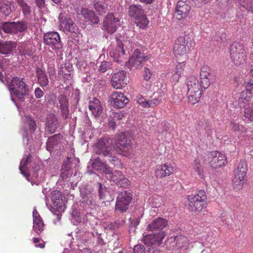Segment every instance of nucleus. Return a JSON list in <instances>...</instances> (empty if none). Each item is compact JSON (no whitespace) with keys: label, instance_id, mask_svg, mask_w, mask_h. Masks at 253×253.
Returning <instances> with one entry per match:
<instances>
[{"label":"nucleus","instance_id":"f257e3e1","mask_svg":"<svg viewBox=\"0 0 253 253\" xmlns=\"http://www.w3.org/2000/svg\"><path fill=\"white\" fill-rule=\"evenodd\" d=\"M168 225L166 219L158 217L154 219L147 228L148 231L154 233L146 235L144 236V242L145 243L161 244L162 240L166 236L165 232L162 230Z\"/></svg>","mask_w":253,"mask_h":253},{"label":"nucleus","instance_id":"f03ea898","mask_svg":"<svg viewBox=\"0 0 253 253\" xmlns=\"http://www.w3.org/2000/svg\"><path fill=\"white\" fill-rule=\"evenodd\" d=\"M81 200L80 206L85 211L86 214H92V210L96 205L93 193V188L91 185L84 184L79 187Z\"/></svg>","mask_w":253,"mask_h":253},{"label":"nucleus","instance_id":"7ed1b4c3","mask_svg":"<svg viewBox=\"0 0 253 253\" xmlns=\"http://www.w3.org/2000/svg\"><path fill=\"white\" fill-rule=\"evenodd\" d=\"M11 94L13 93L21 102L25 101V96L29 93V86L23 78L14 77L8 86Z\"/></svg>","mask_w":253,"mask_h":253},{"label":"nucleus","instance_id":"20e7f679","mask_svg":"<svg viewBox=\"0 0 253 253\" xmlns=\"http://www.w3.org/2000/svg\"><path fill=\"white\" fill-rule=\"evenodd\" d=\"M186 85L188 101L192 104H195L201 97V88H203L201 84H199L196 78L191 76L187 79Z\"/></svg>","mask_w":253,"mask_h":253},{"label":"nucleus","instance_id":"39448f33","mask_svg":"<svg viewBox=\"0 0 253 253\" xmlns=\"http://www.w3.org/2000/svg\"><path fill=\"white\" fill-rule=\"evenodd\" d=\"M43 42L54 50L58 56L62 55L63 43L58 32L50 31L45 33L43 37Z\"/></svg>","mask_w":253,"mask_h":253},{"label":"nucleus","instance_id":"423d86ee","mask_svg":"<svg viewBox=\"0 0 253 253\" xmlns=\"http://www.w3.org/2000/svg\"><path fill=\"white\" fill-rule=\"evenodd\" d=\"M129 16L134 18L135 22L140 28L144 29L149 23V20L146 17L141 5L139 4H131L128 8Z\"/></svg>","mask_w":253,"mask_h":253},{"label":"nucleus","instance_id":"0eeeda50","mask_svg":"<svg viewBox=\"0 0 253 253\" xmlns=\"http://www.w3.org/2000/svg\"><path fill=\"white\" fill-rule=\"evenodd\" d=\"M189 209L194 211H201L207 206V195L205 191L200 190L197 194L188 197Z\"/></svg>","mask_w":253,"mask_h":253},{"label":"nucleus","instance_id":"6e6552de","mask_svg":"<svg viewBox=\"0 0 253 253\" xmlns=\"http://www.w3.org/2000/svg\"><path fill=\"white\" fill-rule=\"evenodd\" d=\"M116 151L117 153L126 157H129L132 150L131 142L127 138L126 133L122 132L117 137Z\"/></svg>","mask_w":253,"mask_h":253},{"label":"nucleus","instance_id":"1a4fd4ad","mask_svg":"<svg viewBox=\"0 0 253 253\" xmlns=\"http://www.w3.org/2000/svg\"><path fill=\"white\" fill-rule=\"evenodd\" d=\"M133 196L131 193L124 190L120 192L116 198L115 206L116 211L121 213L126 212L128 209L129 206L132 200Z\"/></svg>","mask_w":253,"mask_h":253},{"label":"nucleus","instance_id":"9d476101","mask_svg":"<svg viewBox=\"0 0 253 253\" xmlns=\"http://www.w3.org/2000/svg\"><path fill=\"white\" fill-rule=\"evenodd\" d=\"M230 56L236 64H240L245 61L246 52L242 44L239 42H234L230 46Z\"/></svg>","mask_w":253,"mask_h":253},{"label":"nucleus","instance_id":"9b49d317","mask_svg":"<svg viewBox=\"0 0 253 253\" xmlns=\"http://www.w3.org/2000/svg\"><path fill=\"white\" fill-rule=\"evenodd\" d=\"M112 140L108 136L101 138L95 145L94 151L97 154L102 155L104 157L110 154Z\"/></svg>","mask_w":253,"mask_h":253},{"label":"nucleus","instance_id":"f8f14e48","mask_svg":"<svg viewBox=\"0 0 253 253\" xmlns=\"http://www.w3.org/2000/svg\"><path fill=\"white\" fill-rule=\"evenodd\" d=\"M187 41L183 36L178 37L175 42L173 52L177 60L186 59V46Z\"/></svg>","mask_w":253,"mask_h":253},{"label":"nucleus","instance_id":"ddd939ff","mask_svg":"<svg viewBox=\"0 0 253 253\" xmlns=\"http://www.w3.org/2000/svg\"><path fill=\"white\" fill-rule=\"evenodd\" d=\"M120 25V20L112 13L108 14L104 18L103 23V29L107 33H114Z\"/></svg>","mask_w":253,"mask_h":253},{"label":"nucleus","instance_id":"4468645a","mask_svg":"<svg viewBox=\"0 0 253 253\" xmlns=\"http://www.w3.org/2000/svg\"><path fill=\"white\" fill-rule=\"evenodd\" d=\"M151 57V55H145V54L140 51L138 49H135L131 56L129 59V63L136 68H141L144 62Z\"/></svg>","mask_w":253,"mask_h":253},{"label":"nucleus","instance_id":"2eb2a0df","mask_svg":"<svg viewBox=\"0 0 253 253\" xmlns=\"http://www.w3.org/2000/svg\"><path fill=\"white\" fill-rule=\"evenodd\" d=\"M191 9L189 0H179L175 10V16L178 20H181L188 16Z\"/></svg>","mask_w":253,"mask_h":253},{"label":"nucleus","instance_id":"dca6fc26","mask_svg":"<svg viewBox=\"0 0 253 253\" xmlns=\"http://www.w3.org/2000/svg\"><path fill=\"white\" fill-rule=\"evenodd\" d=\"M111 104L116 108H123L129 102V99L123 93L115 91L110 96Z\"/></svg>","mask_w":253,"mask_h":253},{"label":"nucleus","instance_id":"f3484780","mask_svg":"<svg viewBox=\"0 0 253 253\" xmlns=\"http://www.w3.org/2000/svg\"><path fill=\"white\" fill-rule=\"evenodd\" d=\"M50 199L52 203L51 208L56 211H64L65 204L62 199L61 193L58 190H54L50 193Z\"/></svg>","mask_w":253,"mask_h":253},{"label":"nucleus","instance_id":"a211bd4d","mask_svg":"<svg viewBox=\"0 0 253 253\" xmlns=\"http://www.w3.org/2000/svg\"><path fill=\"white\" fill-rule=\"evenodd\" d=\"M126 73L120 71L113 75L111 79L112 86L115 89H122L126 84Z\"/></svg>","mask_w":253,"mask_h":253},{"label":"nucleus","instance_id":"6ab92c4d","mask_svg":"<svg viewBox=\"0 0 253 253\" xmlns=\"http://www.w3.org/2000/svg\"><path fill=\"white\" fill-rule=\"evenodd\" d=\"M78 14L84 17L86 22H90L93 25L97 24L99 22V18L95 15L94 12L86 7H81L78 10Z\"/></svg>","mask_w":253,"mask_h":253},{"label":"nucleus","instance_id":"aec40b11","mask_svg":"<svg viewBox=\"0 0 253 253\" xmlns=\"http://www.w3.org/2000/svg\"><path fill=\"white\" fill-rule=\"evenodd\" d=\"M173 171V164L166 163L156 167L155 175L157 178H163L170 175Z\"/></svg>","mask_w":253,"mask_h":253},{"label":"nucleus","instance_id":"412c9836","mask_svg":"<svg viewBox=\"0 0 253 253\" xmlns=\"http://www.w3.org/2000/svg\"><path fill=\"white\" fill-rule=\"evenodd\" d=\"M59 103V109L61 112V115L63 119L69 118V101L67 96L64 94H60L57 98Z\"/></svg>","mask_w":253,"mask_h":253},{"label":"nucleus","instance_id":"4be33fe9","mask_svg":"<svg viewBox=\"0 0 253 253\" xmlns=\"http://www.w3.org/2000/svg\"><path fill=\"white\" fill-rule=\"evenodd\" d=\"M62 135L56 134L49 137L46 142V149L49 152L58 151L60 148V140Z\"/></svg>","mask_w":253,"mask_h":253},{"label":"nucleus","instance_id":"5701e85b","mask_svg":"<svg viewBox=\"0 0 253 253\" xmlns=\"http://www.w3.org/2000/svg\"><path fill=\"white\" fill-rule=\"evenodd\" d=\"M211 74V69L207 65H204L201 68L200 77L201 80V84L204 89H207L210 84L209 77Z\"/></svg>","mask_w":253,"mask_h":253},{"label":"nucleus","instance_id":"b1692460","mask_svg":"<svg viewBox=\"0 0 253 253\" xmlns=\"http://www.w3.org/2000/svg\"><path fill=\"white\" fill-rule=\"evenodd\" d=\"M58 121L55 115L49 114L46 119L45 130L49 133H53L57 128Z\"/></svg>","mask_w":253,"mask_h":253},{"label":"nucleus","instance_id":"393cba45","mask_svg":"<svg viewBox=\"0 0 253 253\" xmlns=\"http://www.w3.org/2000/svg\"><path fill=\"white\" fill-rule=\"evenodd\" d=\"M33 230L37 235H39L43 230L44 224L37 211L35 209L33 211Z\"/></svg>","mask_w":253,"mask_h":253},{"label":"nucleus","instance_id":"a878e982","mask_svg":"<svg viewBox=\"0 0 253 253\" xmlns=\"http://www.w3.org/2000/svg\"><path fill=\"white\" fill-rule=\"evenodd\" d=\"M89 166H91L94 170L103 173L105 172V169L109 168L107 166L105 161H101L99 157L90 159L88 163L87 168H89Z\"/></svg>","mask_w":253,"mask_h":253},{"label":"nucleus","instance_id":"bb28decb","mask_svg":"<svg viewBox=\"0 0 253 253\" xmlns=\"http://www.w3.org/2000/svg\"><path fill=\"white\" fill-rule=\"evenodd\" d=\"M71 157H67L64 161L61 167L60 177L62 180H66L72 175L71 169L72 164L71 161Z\"/></svg>","mask_w":253,"mask_h":253},{"label":"nucleus","instance_id":"cd10ccee","mask_svg":"<svg viewBox=\"0 0 253 253\" xmlns=\"http://www.w3.org/2000/svg\"><path fill=\"white\" fill-rule=\"evenodd\" d=\"M111 57L117 62H121L124 58L125 50L122 42L118 43V46L114 50L110 52Z\"/></svg>","mask_w":253,"mask_h":253},{"label":"nucleus","instance_id":"c85d7f7f","mask_svg":"<svg viewBox=\"0 0 253 253\" xmlns=\"http://www.w3.org/2000/svg\"><path fill=\"white\" fill-rule=\"evenodd\" d=\"M36 73L38 83L42 87L46 86L48 84V79L45 70L38 67L36 68Z\"/></svg>","mask_w":253,"mask_h":253},{"label":"nucleus","instance_id":"c756f323","mask_svg":"<svg viewBox=\"0 0 253 253\" xmlns=\"http://www.w3.org/2000/svg\"><path fill=\"white\" fill-rule=\"evenodd\" d=\"M32 157L31 155H29L26 158H23L20 162L19 166V170L21 173L23 175L26 179L29 181V174L27 171L28 168L29 167V165L31 162Z\"/></svg>","mask_w":253,"mask_h":253},{"label":"nucleus","instance_id":"7c9ffc66","mask_svg":"<svg viewBox=\"0 0 253 253\" xmlns=\"http://www.w3.org/2000/svg\"><path fill=\"white\" fill-rule=\"evenodd\" d=\"M32 157L31 155H29L26 158H23L20 162L19 166V170L21 173L23 175L26 179L29 181V174L27 171L28 168L29 167V165L31 162Z\"/></svg>","mask_w":253,"mask_h":253},{"label":"nucleus","instance_id":"2f4dec72","mask_svg":"<svg viewBox=\"0 0 253 253\" xmlns=\"http://www.w3.org/2000/svg\"><path fill=\"white\" fill-rule=\"evenodd\" d=\"M15 1L19 6L24 19L26 20H30L32 12L31 7L24 0H15Z\"/></svg>","mask_w":253,"mask_h":253},{"label":"nucleus","instance_id":"473e14b6","mask_svg":"<svg viewBox=\"0 0 253 253\" xmlns=\"http://www.w3.org/2000/svg\"><path fill=\"white\" fill-rule=\"evenodd\" d=\"M220 153L217 151H213L208 153L209 159H211L210 161V165L213 169H217L221 166V161L219 160Z\"/></svg>","mask_w":253,"mask_h":253},{"label":"nucleus","instance_id":"72a5a7b5","mask_svg":"<svg viewBox=\"0 0 253 253\" xmlns=\"http://www.w3.org/2000/svg\"><path fill=\"white\" fill-rule=\"evenodd\" d=\"M104 173L106 175V177L110 180L115 182L116 184L121 176L124 175L120 170H116L114 172L111 171L110 168L106 169Z\"/></svg>","mask_w":253,"mask_h":253},{"label":"nucleus","instance_id":"f704fd0d","mask_svg":"<svg viewBox=\"0 0 253 253\" xmlns=\"http://www.w3.org/2000/svg\"><path fill=\"white\" fill-rule=\"evenodd\" d=\"M14 48V44L10 41H0V53L4 55L10 54Z\"/></svg>","mask_w":253,"mask_h":253},{"label":"nucleus","instance_id":"c9c22d12","mask_svg":"<svg viewBox=\"0 0 253 253\" xmlns=\"http://www.w3.org/2000/svg\"><path fill=\"white\" fill-rule=\"evenodd\" d=\"M34 173L33 174V177H35L34 180L35 181H32L31 184L33 185L34 184L38 185L42 181H43L44 178V174L43 170L40 168V166H37L34 169Z\"/></svg>","mask_w":253,"mask_h":253},{"label":"nucleus","instance_id":"e433bc0d","mask_svg":"<svg viewBox=\"0 0 253 253\" xmlns=\"http://www.w3.org/2000/svg\"><path fill=\"white\" fill-rule=\"evenodd\" d=\"M248 170L247 164L245 161H241L235 171V176L245 178Z\"/></svg>","mask_w":253,"mask_h":253},{"label":"nucleus","instance_id":"4c0bfd02","mask_svg":"<svg viewBox=\"0 0 253 253\" xmlns=\"http://www.w3.org/2000/svg\"><path fill=\"white\" fill-rule=\"evenodd\" d=\"M88 108L95 117L98 116L102 111V107L97 99H95L94 102L89 101Z\"/></svg>","mask_w":253,"mask_h":253},{"label":"nucleus","instance_id":"58836bf2","mask_svg":"<svg viewBox=\"0 0 253 253\" xmlns=\"http://www.w3.org/2000/svg\"><path fill=\"white\" fill-rule=\"evenodd\" d=\"M153 98L146 100V108L154 107L160 104L162 100V95L159 93H154Z\"/></svg>","mask_w":253,"mask_h":253},{"label":"nucleus","instance_id":"ea45409f","mask_svg":"<svg viewBox=\"0 0 253 253\" xmlns=\"http://www.w3.org/2000/svg\"><path fill=\"white\" fill-rule=\"evenodd\" d=\"M14 28V34L26 32L28 29L27 23L24 21L13 22Z\"/></svg>","mask_w":253,"mask_h":253},{"label":"nucleus","instance_id":"a19ab883","mask_svg":"<svg viewBox=\"0 0 253 253\" xmlns=\"http://www.w3.org/2000/svg\"><path fill=\"white\" fill-rule=\"evenodd\" d=\"M112 63L110 61L103 60L102 62L97 61L96 64L98 71L100 73L106 72L112 67Z\"/></svg>","mask_w":253,"mask_h":253},{"label":"nucleus","instance_id":"79ce46f5","mask_svg":"<svg viewBox=\"0 0 253 253\" xmlns=\"http://www.w3.org/2000/svg\"><path fill=\"white\" fill-rule=\"evenodd\" d=\"M73 67L70 63L62 64L60 68L59 74L63 76H68L70 78L72 76Z\"/></svg>","mask_w":253,"mask_h":253},{"label":"nucleus","instance_id":"37998d69","mask_svg":"<svg viewBox=\"0 0 253 253\" xmlns=\"http://www.w3.org/2000/svg\"><path fill=\"white\" fill-rule=\"evenodd\" d=\"M94 8L99 15H103L108 11V5L99 1L94 3Z\"/></svg>","mask_w":253,"mask_h":253},{"label":"nucleus","instance_id":"c03bdc74","mask_svg":"<svg viewBox=\"0 0 253 253\" xmlns=\"http://www.w3.org/2000/svg\"><path fill=\"white\" fill-rule=\"evenodd\" d=\"M230 127L231 130L235 132L244 133L247 131L246 128L242 125H241L237 120L233 121L231 122Z\"/></svg>","mask_w":253,"mask_h":253},{"label":"nucleus","instance_id":"a18cd8bd","mask_svg":"<svg viewBox=\"0 0 253 253\" xmlns=\"http://www.w3.org/2000/svg\"><path fill=\"white\" fill-rule=\"evenodd\" d=\"M71 215L72 222L74 225H78L81 222L82 217H81V213L78 211L77 206L73 207Z\"/></svg>","mask_w":253,"mask_h":253},{"label":"nucleus","instance_id":"49530a36","mask_svg":"<svg viewBox=\"0 0 253 253\" xmlns=\"http://www.w3.org/2000/svg\"><path fill=\"white\" fill-rule=\"evenodd\" d=\"M24 121L25 125L28 126L29 130L31 131V132H34L37 128V125L36 121L34 120L33 117L29 115H26Z\"/></svg>","mask_w":253,"mask_h":253},{"label":"nucleus","instance_id":"de8ad7c7","mask_svg":"<svg viewBox=\"0 0 253 253\" xmlns=\"http://www.w3.org/2000/svg\"><path fill=\"white\" fill-rule=\"evenodd\" d=\"M244 179L245 178H241L237 176H234L233 179V186L235 191H239L242 189L245 184Z\"/></svg>","mask_w":253,"mask_h":253},{"label":"nucleus","instance_id":"09e8293b","mask_svg":"<svg viewBox=\"0 0 253 253\" xmlns=\"http://www.w3.org/2000/svg\"><path fill=\"white\" fill-rule=\"evenodd\" d=\"M252 94L253 92L251 90H249L246 89L244 90L241 93L240 97L239 99V102L241 104V103H244V101H246L247 102L249 101L252 98Z\"/></svg>","mask_w":253,"mask_h":253},{"label":"nucleus","instance_id":"8fccbe9b","mask_svg":"<svg viewBox=\"0 0 253 253\" xmlns=\"http://www.w3.org/2000/svg\"><path fill=\"white\" fill-rule=\"evenodd\" d=\"M143 241H144V239H143ZM144 244L146 246V251L147 253H160V251L158 248L159 246L161 244H155L153 243H145L143 242Z\"/></svg>","mask_w":253,"mask_h":253},{"label":"nucleus","instance_id":"3c124183","mask_svg":"<svg viewBox=\"0 0 253 253\" xmlns=\"http://www.w3.org/2000/svg\"><path fill=\"white\" fill-rule=\"evenodd\" d=\"M96 187L97 188L98 196L100 199H105L107 192L106 187L100 182H97L95 184Z\"/></svg>","mask_w":253,"mask_h":253},{"label":"nucleus","instance_id":"603ef678","mask_svg":"<svg viewBox=\"0 0 253 253\" xmlns=\"http://www.w3.org/2000/svg\"><path fill=\"white\" fill-rule=\"evenodd\" d=\"M69 22L68 23L66 26L63 28V30L64 32H70L75 34L78 33L79 29L76 24L72 21V20Z\"/></svg>","mask_w":253,"mask_h":253},{"label":"nucleus","instance_id":"864d4df0","mask_svg":"<svg viewBox=\"0 0 253 253\" xmlns=\"http://www.w3.org/2000/svg\"><path fill=\"white\" fill-rule=\"evenodd\" d=\"M0 12L5 16L12 12L11 4L9 2L3 3L0 7Z\"/></svg>","mask_w":253,"mask_h":253},{"label":"nucleus","instance_id":"5fc2aeb1","mask_svg":"<svg viewBox=\"0 0 253 253\" xmlns=\"http://www.w3.org/2000/svg\"><path fill=\"white\" fill-rule=\"evenodd\" d=\"M106 160H105V162H109L111 164H112L114 167H119L121 165V160L116 158L115 156H112L111 152L110 154L108 156H106Z\"/></svg>","mask_w":253,"mask_h":253},{"label":"nucleus","instance_id":"6e6d98bb","mask_svg":"<svg viewBox=\"0 0 253 253\" xmlns=\"http://www.w3.org/2000/svg\"><path fill=\"white\" fill-rule=\"evenodd\" d=\"M1 28L3 31L5 33L14 34V28L13 22L4 23L2 25Z\"/></svg>","mask_w":253,"mask_h":253},{"label":"nucleus","instance_id":"4d7b16f0","mask_svg":"<svg viewBox=\"0 0 253 253\" xmlns=\"http://www.w3.org/2000/svg\"><path fill=\"white\" fill-rule=\"evenodd\" d=\"M239 3L242 6L245 7L248 11L253 12V1L251 0H239Z\"/></svg>","mask_w":253,"mask_h":253},{"label":"nucleus","instance_id":"13d9d810","mask_svg":"<svg viewBox=\"0 0 253 253\" xmlns=\"http://www.w3.org/2000/svg\"><path fill=\"white\" fill-rule=\"evenodd\" d=\"M59 26L63 28L71 20L66 14L60 13L59 15Z\"/></svg>","mask_w":253,"mask_h":253},{"label":"nucleus","instance_id":"bf43d9fd","mask_svg":"<svg viewBox=\"0 0 253 253\" xmlns=\"http://www.w3.org/2000/svg\"><path fill=\"white\" fill-rule=\"evenodd\" d=\"M174 237L176 241V244H177V248H180L183 247L187 241L186 237L182 235L176 236Z\"/></svg>","mask_w":253,"mask_h":253},{"label":"nucleus","instance_id":"052dcab7","mask_svg":"<svg viewBox=\"0 0 253 253\" xmlns=\"http://www.w3.org/2000/svg\"><path fill=\"white\" fill-rule=\"evenodd\" d=\"M118 186L123 188H127L130 185V181L125 177V175L121 176L117 183Z\"/></svg>","mask_w":253,"mask_h":253},{"label":"nucleus","instance_id":"680f3d73","mask_svg":"<svg viewBox=\"0 0 253 253\" xmlns=\"http://www.w3.org/2000/svg\"><path fill=\"white\" fill-rule=\"evenodd\" d=\"M166 244L167 248L169 249H172L177 247V244L174 237H171L169 238L167 241H166Z\"/></svg>","mask_w":253,"mask_h":253},{"label":"nucleus","instance_id":"e2e57ef3","mask_svg":"<svg viewBox=\"0 0 253 253\" xmlns=\"http://www.w3.org/2000/svg\"><path fill=\"white\" fill-rule=\"evenodd\" d=\"M172 100L174 103L178 104L183 100L184 97L181 93H176V91H174L172 95Z\"/></svg>","mask_w":253,"mask_h":253},{"label":"nucleus","instance_id":"0e129e2a","mask_svg":"<svg viewBox=\"0 0 253 253\" xmlns=\"http://www.w3.org/2000/svg\"><path fill=\"white\" fill-rule=\"evenodd\" d=\"M177 60L179 63L176 66L174 73L181 76V74L182 71H183L184 65H183V63H184V60L182 59H179Z\"/></svg>","mask_w":253,"mask_h":253},{"label":"nucleus","instance_id":"69168bd1","mask_svg":"<svg viewBox=\"0 0 253 253\" xmlns=\"http://www.w3.org/2000/svg\"><path fill=\"white\" fill-rule=\"evenodd\" d=\"M244 116L251 121H253V108H247L245 109Z\"/></svg>","mask_w":253,"mask_h":253},{"label":"nucleus","instance_id":"338daca9","mask_svg":"<svg viewBox=\"0 0 253 253\" xmlns=\"http://www.w3.org/2000/svg\"><path fill=\"white\" fill-rule=\"evenodd\" d=\"M146 247L142 245H137L133 248V253H147Z\"/></svg>","mask_w":253,"mask_h":253},{"label":"nucleus","instance_id":"774afa93","mask_svg":"<svg viewBox=\"0 0 253 253\" xmlns=\"http://www.w3.org/2000/svg\"><path fill=\"white\" fill-rule=\"evenodd\" d=\"M152 75V74L151 71L148 68L145 67L144 68V71L143 72V77L145 81H149L151 79Z\"/></svg>","mask_w":253,"mask_h":253}]
</instances>
